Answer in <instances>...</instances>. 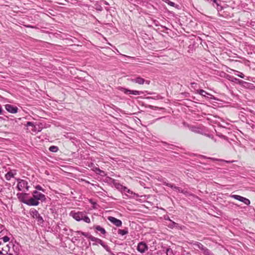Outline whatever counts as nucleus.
<instances>
[{
	"label": "nucleus",
	"mask_w": 255,
	"mask_h": 255,
	"mask_svg": "<svg viewBox=\"0 0 255 255\" xmlns=\"http://www.w3.org/2000/svg\"><path fill=\"white\" fill-rule=\"evenodd\" d=\"M70 215L77 221H84L86 223H90V219L86 214L82 212H75L72 211L70 213Z\"/></svg>",
	"instance_id": "1"
},
{
	"label": "nucleus",
	"mask_w": 255,
	"mask_h": 255,
	"mask_svg": "<svg viewBox=\"0 0 255 255\" xmlns=\"http://www.w3.org/2000/svg\"><path fill=\"white\" fill-rule=\"evenodd\" d=\"M0 254L1 255H18V251H14L13 253L11 252L10 247L8 245H2Z\"/></svg>",
	"instance_id": "2"
},
{
	"label": "nucleus",
	"mask_w": 255,
	"mask_h": 255,
	"mask_svg": "<svg viewBox=\"0 0 255 255\" xmlns=\"http://www.w3.org/2000/svg\"><path fill=\"white\" fill-rule=\"evenodd\" d=\"M31 215L33 218L36 219L38 224H42L44 223L43 218L39 214L38 212L35 209H31L30 211Z\"/></svg>",
	"instance_id": "3"
},
{
	"label": "nucleus",
	"mask_w": 255,
	"mask_h": 255,
	"mask_svg": "<svg viewBox=\"0 0 255 255\" xmlns=\"http://www.w3.org/2000/svg\"><path fill=\"white\" fill-rule=\"evenodd\" d=\"M18 183L17 185V188L19 191H22L24 188H26V190L28 191L29 186H28V183L25 180L22 179H17Z\"/></svg>",
	"instance_id": "4"
},
{
	"label": "nucleus",
	"mask_w": 255,
	"mask_h": 255,
	"mask_svg": "<svg viewBox=\"0 0 255 255\" xmlns=\"http://www.w3.org/2000/svg\"><path fill=\"white\" fill-rule=\"evenodd\" d=\"M33 197L36 199L37 201L40 200L42 202H45L46 200L45 196L38 192L37 190H35L32 193Z\"/></svg>",
	"instance_id": "5"
},
{
	"label": "nucleus",
	"mask_w": 255,
	"mask_h": 255,
	"mask_svg": "<svg viewBox=\"0 0 255 255\" xmlns=\"http://www.w3.org/2000/svg\"><path fill=\"white\" fill-rule=\"evenodd\" d=\"M148 249L146 243L141 242L137 245V250L141 254L144 253Z\"/></svg>",
	"instance_id": "6"
},
{
	"label": "nucleus",
	"mask_w": 255,
	"mask_h": 255,
	"mask_svg": "<svg viewBox=\"0 0 255 255\" xmlns=\"http://www.w3.org/2000/svg\"><path fill=\"white\" fill-rule=\"evenodd\" d=\"M5 108L7 112L12 114L16 113L18 111V108L10 104L5 105Z\"/></svg>",
	"instance_id": "7"
},
{
	"label": "nucleus",
	"mask_w": 255,
	"mask_h": 255,
	"mask_svg": "<svg viewBox=\"0 0 255 255\" xmlns=\"http://www.w3.org/2000/svg\"><path fill=\"white\" fill-rule=\"evenodd\" d=\"M108 220L117 227H121L122 225V221L114 217H109Z\"/></svg>",
	"instance_id": "8"
},
{
	"label": "nucleus",
	"mask_w": 255,
	"mask_h": 255,
	"mask_svg": "<svg viewBox=\"0 0 255 255\" xmlns=\"http://www.w3.org/2000/svg\"><path fill=\"white\" fill-rule=\"evenodd\" d=\"M24 204L28 206H37L39 205V202L33 197L31 198L30 199L27 200L26 202H24Z\"/></svg>",
	"instance_id": "9"
},
{
	"label": "nucleus",
	"mask_w": 255,
	"mask_h": 255,
	"mask_svg": "<svg viewBox=\"0 0 255 255\" xmlns=\"http://www.w3.org/2000/svg\"><path fill=\"white\" fill-rule=\"evenodd\" d=\"M28 194L27 193H18L16 194V196L18 199L20 200V201L24 203V202H26L27 200H26L27 196Z\"/></svg>",
	"instance_id": "10"
},
{
	"label": "nucleus",
	"mask_w": 255,
	"mask_h": 255,
	"mask_svg": "<svg viewBox=\"0 0 255 255\" xmlns=\"http://www.w3.org/2000/svg\"><path fill=\"white\" fill-rule=\"evenodd\" d=\"M124 93L126 94H132L134 95H140L143 93L142 91H139L136 90H130L125 89Z\"/></svg>",
	"instance_id": "11"
},
{
	"label": "nucleus",
	"mask_w": 255,
	"mask_h": 255,
	"mask_svg": "<svg viewBox=\"0 0 255 255\" xmlns=\"http://www.w3.org/2000/svg\"><path fill=\"white\" fill-rule=\"evenodd\" d=\"M130 81L139 85H143L145 82V80L140 76L137 77L135 78L131 79Z\"/></svg>",
	"instance_id": "12"
},
{
	"label": "nucleus",
	"mask_w": 255,
	"mask_h": 255,
	"mask_svg": "<svg viewBox=\"0 0 255 255\" xmlns=\"http://www.w3.org/2000/svg\"><path fill=\"white\" fill-rule=\"evenodd\" d=\"M189 129L191 131H192L194 132L197 133H202V130L199 127L193 126H191L189 128Z\"/></svg>",
	"instance_id": "13"
},
{
	"label": "nucleus",
	"mask_w": 255,
	"mask_h": 255,
	"mask_svg": "<svg viewBox=\"0 0 255 255\" xmlns=\"http://www.w3.org/2000/svg\"><path fill=\"white\" fill-rule=\"evenodd\" d=\"M29 129L30 131L33 132H39L41 130V128L39 127V125L37 126L34 125L33 124V126L31 127L30 128H28Z\"/></svg>",
	"instance_id": "14"
},
{
	"label": "nucleus",
	"mask_w": 255,
	"mask_h": 255,
	"mask_svg": "<svg viewBox=\"0 0 255 255\" xmlns=\"http://www.w3.org/2000/svg\"><path fill=\"white\" fill-rule=\"evenodd\" d=\"M194 245L197 247L200 250H201L202 252H203L207 248L204 247L201 243L196 242L195 243H194Z\"/></svg>",
	"instance_id": "15"
},
{
	"label": "nucleus",
	"mask_w": 255,
	"mask_h": 255,
	"mask_svg": "<svg viewBox=\"0 0 255 255\" xmlns=\"http://www.w3.org/2000/svg\"><path fill=\"white\" fill-rule=\"evenodd\" d=\"M91 241L96 242L95 243L93 244V245L94 246L97 245L98 244L101 245L103 242L102 240L93 236L91 239Z\"/></svg>",
	"instance_id": "16"
},
{
	"label": "nucleus",
	"mask_w": 255,
	"mask_h": 255,
	"mask_svg": "<svg viewBox=\"0 0 255 255\" xmlns=\"http://www.w3.org/2000/svg\"><path fill=\"white\" fill-rule=\"evenodd\" d=\"M94 228L97 231L100 232L102 234L105 235L106 233V230L100 226L96 225L94 226Z\"/></svg>",
	"instance_id": "17"
},
{
	"label": "nucleus",
	"mask_w": 255,
	"mask_h": 255,
	"mask_svg": "<svg viewBox=\"0 0 255 255\" xmlns=\"http://www.w3.org/2000/svg\"><path fill=\"white\" fill-rule=\"evenodd\" d=\"M101 245L106 250L107 252H108L109 253H110L111 255H113V253L110 249V248L104 242H102V243L101 244Z\"/></svg>",
	"instance_id": "18"
},
{
	"label": "nucleus",
	"mask_w": 255,
	"mask_h": 255,
	"mask_svg": "<svg viewBox=\"0 0 255 255\" xmlns=\"http://www.w3.org/2000/svg\"><path fill=\"white\" fill-rule=\"evenodd\" d=\"M13 177L14 174L11 171L8 172L5 175V178L8 181L10 180Z\"/></svg>",
	"instance_id": "19"
},
{
	"label": "nucleus",
	"mask_w": 255,
	"mask_h": 255,
	"mask_svg": "<svg viewBox=\"0 0 255 255\" xmlns=\"http://www.w3.org/2000/svg\"><path fill=\"white\" fill-rule=\"evenodd\" d=\"M163 184L164 185L168 186V187H170L171 188H172V189H173L174 190H175L176 191L177 190L178 188V187L176 186L173 184L168 183H167L166 182H163Z\"/></svg>",
	"instance_id": "20"
},
{
	"label": "nucleus",
	"mask_w": 255,
	"mask_h": 255,
	"mask_svg": "<svg viewBox=\"0 0 255 255\" xmlns=\"http://www.w3.org/2000/svg\"><path fill=\"white\" fill-rule=\"evenodd\" d=\"M163 184L164 185L168 186V187H170L171 188H172V189H173L174 190H175L176 191L177 190L178 188V187L176 186L173 184L168 183H167L166 182H163Z\"/></svg>",
	"instance_id": "21"
},
{
	"label": "nucleus",
	"mask_w": 255,
	"mask_h": 255,
	"mask_svg": "<svg viewBox=\"0 0 255 255\" xmlns=\"http://www.w3.org/2000/svg\"><path fill=\"white\" fill-rule=\"evenodd\" d=\"M231 197L241 202H242L244 198V197L238 195H232Z\"/></svg>",
	"instance_id": "22"
},
{
	"label": "nucleus",
	"mask_w": 255,
	"mask_h": 255,
	"mask_svg": "<svg viewBox=\"0 0 255 255\" xmlns=\"http://www.w3.org/2000/svg\"><path fill=\"white\" fill-rule=\"evenodd\" d=\"M197 93L203 97H206V95H209L207 92L202 89L198 90Z\"/></svg>",
	"instance_id": "23"
},
{
	"label": "nucleus",
	"mask_w": 255,
	"mask_h": 255,
	"mask_svg": "<svg viewBox=\"0 0 255 255\" xmlns=\"http://www.w3.org/2000/svg\"><path fill=\"white\" fill-rule=\"evenodd\" d=\"M168 220L171 222L170 224L169 225V227L170 228H177L178 226V224L177 223L171 221L169 219Z\"/></svg>",
	"instance_id": "24"
},
{
	"label": "nucleus",
	"mask_w": 255,
	"mask_h": 255,
	"mask_svg": "<svg viewBox=\"0 0 255 255\" xmlns=\"http://www.w3.org/2000/svg\"><path fill=\"white\" fill-rule=\"evenodd\" d=\"M118 233L123 236L127 235L128 234V231L127 229L121 230L119 229L118 231Z\"/></svg>",
	"instance_id": "25"
},
{
	"label": "nucleus",
	"mask_w": 255,
	"mask_h": 255,
	"mask_svg": "<svg viewBox=\"0 0 255 255\" xmlns=\"http://www.w3.org/2000/svg\"><path fill=\"white\" fill-rule=\"evenodd\" d=\"M49 150L51 152H56L58 150V147L56 146H51L49 147Z\"/></svg>",
	"instance_id": "26"
},
{
	"label": "nucleus",
	"mask_w": 255,
	"mask_h": 255,
	"mask_svg": "<svg viewBox=\"0 0 255 255\" xmlns=\"http://www.w3.org/2000/svg\"><path fill=\"white\" fill-rule=\"evenodd\" d=\"M81 235L85 236V237L88 238L91 241L92 238L93 237V236L88 233H85V232L81 233Z\"/></svg>",
	"instance_id": "27"
},
{
	"label": "nucleus",
	"mask_w": 255,
	"mask_h": 255,
	"mask_svg": "<svg viewBox=\"0 0 255 255\" xmlns=\"http://www.w3.org/2000/svg\"><path fill=\"white\" fill-rule=\"evenodd\" d=\"M95 8L97 10H99V11H102L103 10V7H102V6L99 4V3H96L95 4Z\"/></svg>",
	"instance_id": "28"
},
{
	"label": "nucleus",
	"mask_w": 255,
	"mask_h": 255,
	"mask_svg": "<svg viewBox=\"0 0 255 255\" xmlns=\"http://www.w3.org/2000/svg\"><path fill=\"white\" fill-rule=\"evenodd\" d=\"M204 255H213V254L207 248L203 252Z\"/></svg>",
	"instance_id": "29"
},
{
	"label": "nucleus",
	"mask_w": 255,
	"mask_h": 255,
	"mask_svg": "<svg viewBox=\"0 0 255 255\" xmlns=\"http://www.w3.org/2000/svg\"><path fill=\"white\" fill-rule=\"evenodd\" d=\"M242 202L245 203L247 205H249L251 203V202L249 199L244 197L243 200L242 201Z\"/></svg>",
	"instance_id": "30"
},
{
	"label": "nucleus",
	"mask_w": 255,
	"mask_h": 255,
	"mask_svg": "<svg viewBox=\"0 0 255 255\" xmlns=\"http://www.w3.org/2000/svg\"><path fill=\"white\" fill-rule=\"evenodd\" d=\"M166 253L167 255H174L173 251L170 248H167Z\"/></svg>",
	"instance_id": "31"
},
{
	"label": "nucleus",
	"mask_w": 255,
	"mask_h": 255,
	"mask_svg": "<svg viewBox=\"0 0 255 255\" xmlns=\"http://www.w3.org/2000/svg\"><path fill=\"white\" fill-rule=\"evenodd\" d=\"M236 72L238 73V74H235L236 75L240 78H244L245 75L242 73L240 72L239 71H236Z\"/></svg>",
	"instance_id": "32"
},
{
	"label": "nucleus",
	"mask_w": 255,
	"mask_h": 255,
	"mask_svg": "<svg viewBox=\"0 0 255 255\" xmlns=\"http://www.w3.org/2000/svg\"><path fill=\"white\" fill-rule=\"evenodd\" d=\"M1 239L3 240V241L4 243H6V242H8L9 240V238L7 236H5L1 238Z\"/></svg>",
	"instance_id": "33"
},
{
	"label": "nucleus",
	"mask_w": 255,
	"mask_h": 255,
	"mask_svg": "<svg viewBox=\"0 0 255 255\" xmlns=\"http://www.w3.org/2000/svg\"><path fill=\"white\" fill-rule=\"evenodd\" d=\"M11 245L12 246V250L11 249V252L12 253H13L14 251H18V252L19 253V249H18V248L16 247H15V246L14 245H13L12 244H11Z\"/></svg>",
	"instance_id": "34"
},
{
	"label": "nucleus",
	"mask_w": 255,
	"mask_h": 255,
	"mask_svg": "<svg viewBox=\"0 0 255 255\" xmlns=\"http://www.w3.org/2000/svg\"><path fill=\"white\" fill-rule=\"evenodd\" d=\"M35 188L37 189V190H40V191H42L43 192H44V189L43 188H42L41 187V186L38 185H36L35 186Z\"/></svg>",
	"instance_id": "35"
},
{
	"label": "nucleus",
	"mask_w": 255,
	"mask_h": 255,
	"mask_svg": "<svg viewBox=\"0 0 255 255\" xmlns=\"http://www.w3.org/2000/svg\"><path fill=\"white\" fill-rule=\"evenodd\" d=\"M217 9L218 10V11H219V10H222L223 9V7L222 6L218 3H217Z\"/></svg>",
	"instance_id": "36"
},
{
	"label": "nucleus",
	"mask_w": 255,
	"mask_h": 255,
	"mask_svg": "<svg viewBox=\"0 0 255 255\" xmlns=\"http://www.w3.org/2000/svg\"><path fill=\"white\" fill-rule=\"evenodd\" d=\"M32 126H33V123L31 122H27L26 124V126L28 128L30 127L31 128Z\"/></svg>",
	"instance_id": "37"
},
{
	"label": "nucleus",
	"mask_w": 255,
	"mask_h": 255,
	"mask_svg": "<svg viewBox=\"0 0 255 255\" xmlns=\"http://www.w3.org/2000/svg\"><path fill=\"white\" fill-rule=\"evenodd\" d=\"M162 143L164 144L167 145L168 146V147H167V148L165 149L166 150H168L169 149H173L172 147H170L171 146H172L173 145H169V144H167V143H166L165 142H163Z\"/></svg>",
	"instance_id": "38"
},
{
	"label": "nucleus",
	"mask_w": 255,
	"mask_h": 255,
	"mask_svg": "<svg viewBox=\"0 0 255 255\" xmlns=\"http://www.w3.org/2000/svg\"><path fill=\"white\" fill-rule=\"evenodd\" d=\"M205 135L211 138L213 140H214L215 141H216V140L214 139V136L212 135L209 134H205Z\"/></svg>",
	"instance_id": "39"
},
{
	"label": "nucleus",
	"mask_w": 255,
	"mask_h": 255,
	"mask_svg": "<svg viewBox=\"0 0 255 255\" xmlns=\"http://www.w3.org/2000/svg\"><path fill=\"white\" fill-rule=\"evenodd\" d=\"M6 232V231H1V232H0V239H1V238L3 237H2V236Z\"/></svg>",
	"instance_id": "40"
},
{
	"label": "nucleus",
	"mask_w": 255,
	"mask_h": 255,
	"mask_svg": "<svg viewBox=\"0 0 255 255\" xmlns=\"http://www.w3.org/2000/svg\"><path fill=\"white\" fill-rule=\"evenodd\" d=\"M123 190L125 192H127L128 193H129L130 192V190L129 189H128L127 187H123Z\"/></svg>",
	"instance_id": "41"
},
{
	"label": "nucleus",
	"mask_w": 255,
	"mask_h": 255,
	"mask_svg": "<svg viewBox=\"0 0 255 255\" xmlns=\"http://www.w3.org/2000/svg\"><path fill=\"white\" fill-rule=\"evenodd\" d=\"M100 2H103L105 5H109V3L107 1H105L104 0H101Z\"/></svg>",
	"instance_id": "42"
},
{
	"label": "nucleus",
	"mask_w": 255,
	"mask_h": 255,
	"mask_svg": "<svg viewBox=\"0 0 255 255\" xmlns=\"http://www.w3.org/2000/svg\"><path fill=\"white\" fill-rule=\"evenodd\" d=\"M177 191L182 193V192H183V190H182L181 188L178 187Z\"/></svg>",
	"instance_id": "43"
},
{
	"label": "nucleus",
	"mask_w": 255,
	"mask_h": 255,
	"mask_svg": "<svg viewBox=\"0 0 255 255\" xmlns=\"http://www.w3.org/2000/svg\"><path fill=\"white\" fill-rule=\"evenodd\" d=\"M182 193H183V194H185V195H186V196H188V195H190V194L189 193V192H188V191H184L183 190V192H182Z\"/></svg>",
	"instance_id": "44"
},
{
	"label": "nucleus",
	"mask_w": 255,
	"mask_h": 255,
	"mask_svg": "<svg viewBox=\"0 0 255 255\" xmlns=\"http://www.w3.org/2000/svg\"><path fill=\"white\" fill-rule=\"evenodd\" d=\"M168 4L171 6H174L175 3L173 2L169 1Z\"/></svg>",
	"instance_id": "45"
},
{
	"label": "nucleus",
	"mask_w": 255,
	"mask_h": 255,
	"mask_svg": "<svg viewBox=\"0 0 255 255\" xmlns=\"http://www.w3.org/2000/svg\"><path fill=\"white\" fill-rule=\"evenodd\" d=\"M144 83L147 85H149L150 83V81L149 80H145Z\"/></svg>",
	"instance_id": "46"
},
{
	"label": "nucleus",
	"mask_w": 255,
	"mask_h": 255,
	"mask_svg": "<svg viewBox=\"0 0 255 255\" xmlns=\"http://www.w3.org/2000/svg\"><path fill=\"white\" fill-rule=\"evenodd\" d=\"M2 107H1V105H0V115L2 114Z\"/></svg>",
	"instance_id": "47"
},
{
	"label": "nucleus",
	"mask_w": 255,
	"mask_h": 255,
	"mask_svg": "<svg viewBox=\"0 0 255 255\" xmlns=\"http://www.w3.org/2000/svg\"><path fill=\"white\" fill-rule=\"evenodd\" d=\"M26 26L27 27H28V28H34V26H32V25H26Z\"/></svg>",
	"instance_id": "48"
},
{
	"label": "nucleus",
	"mask_w": 255,
	"mask_h": 255,
	"mask_svg": "<svg viewBox=\"0 0 255 255\" xmlns=\"http://www.w3.org/2000/svg\"><path fill=\"white\" fill-rule=\"evenodd\" d=\"M76 233L78 234H80L81 235V233H84L83 232H82V231H77Z\"/></svg>",
	"instance_id": "49"
},
{
	"label": "nucleus",
	"mask_w": 255,
	"mask_h": 255,
	"mask_svg": "<svg viewBox=\"0 0 255 255\" xmlns=\"http://www.w3.org/2000/svg\"><path fill=\"white\" fill-rule=\"evenodd\" d=\"M96 170L98 171H102L99 168H96Z\"/></svg>",
	"instance_id": "50"
},
{
	"label": "nucleus",
	"mask_w": 255,
	"mask_h": 255,
	"mask_svg": "<svg viewBox=\"0 0 255 255\" xmlns=\"http://www.w3.org/2000/svg\"><path fill=\"white\" fill-rule=\"evenodd\" d=\"M93 165H94V164L93 163H91L90 165H89V167H92Z\"/></svg>",
	"instance_id": "51"
},
{
	"label": "nucleus",
	"mask_w": 255,
	"mask_h": 255,
	"mask_svg": "<svg viewBox=\"0 0 255 255\" xmlns=\"http://www.w3.org/2000/svg\"><path fill=\"white\" fill-rule=\"evenodd\" d=\"M222 161H224V162H228V163L232 162V161H225V160H222Z\"/></svg>",
	"instance_id": "52"
},
{
	"label": "nucleus",
	"mask_w": 255,
	"mask_h": 255,
	"mask_svg": "<svg viewBox=\"0 0 255 255\" xmlns=\"http://www.w3.org/2000/svg\"><path fill=\"white\" fill-rule=\"evenodd\" d=\"M210 159H212V160H217L218 159H215V158H210Z\"/></svg>",
	"instance_id": "53"
},
{
	"label": "nucleus",
	"mask_w": 255,
	"mask_h": 255,
	"mask_svg": "<svg viewBox=\"0 0 255 255\" xmlns=\"http://www.w3.org/2000/svg\"><path fill=\"white\" fill-rule=\"evenodd\" d=\"M235 80L236 81H240L239 79H237V78H235Z\"/></svg>",
	"instance_id": "54"
},
{
	"label": "nucleus",
	"mask_w": 255,
	"mask_h": 255,
	"mask_svg": "<svg viewBox=\"0 0 255 255\" xmlns=\"http://www.w3.org/2000/svg\"><path fill=\"white\" fill-rule=\"evenodd\" d=\"M106 9L108 11L109 10V8H106Z\"/></svg>",
	"instance_id": "55"
},
{
	"label": "nucleus",
	"mask_w": 255,
	"mask_h": 255,
	"mask_svg": "<svg viewBox=\"0 0 255 255\" xmlns=\"http://www.w3.org/2000/svg\"><path fill=\"white\" fill-rule=\"evenodd\" d=\"M3 245V244H2L0 242V246H2Z\"/></svg>",
	"instance_id": "56"
},
{
	"label": "nucleus",
	"mask_w": 255,
	"mask_h": 255,
	"mask_svg": "<svg viewBox=\"0 0 255 255\" xmlns=\"http://www.w3.org/2000/svg\"><path fill=\"white\" fill-rule=\"evenodd\" d=\"M211 0H205V1H211Z\"/></svg>",
	"instance_id": "57"
}]
</instances>
